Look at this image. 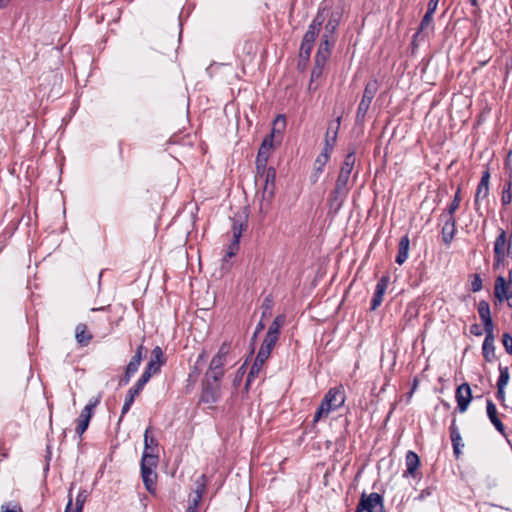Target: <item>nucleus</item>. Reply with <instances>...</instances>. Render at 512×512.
Instances as JSON below:
<instances>
[{
	"mask_svg": "<svg viewBox=\"0 0 512 512\" xmlns=\"http://www.w3.org/2000/svg\"><path fill=\"white\" fill-rule=\"evenodd\" d=\"M143 350H144V347L142 345H140L138 348H137V351L135 353V355L130 359L127 367H126V371H128L129 373H133L135 374L140 366V363L142 361V358H143Z\"/></svg>",
	"mask_w": 512,
	"mask_h": 512,
	"instance_id": "nucleus-33",
	"label": "nucleus"
},
{
	"mask_svg": "<svg viewBox=\"0 0 512 512\" xmlns=\"http://www.w3.org/2000/svg\"><path fill=\"white\" fill-rule=\"evenodd\" d=\"M405 464H406V470L404 471L403 476H412L414 477L416 474V471L420 465V459L419 456L413 452L408 451L405 456Z\"/></svg>",
	"mask_w": 512,
	"mask_h": 512,
	"instance_id": "nucleus-24",
	"label": "nucleus"
},
{
	"mask_svg": "<svg viewBox=\"0 0 512 512\" xmlns=\"http://www.w3.org/2000/svg\"><path fill=\"white\" fill-rule=\"evenodd\" d=\"M186 512H198V508L189 505Z\"/></svg>",
	"mask_w": 512,
	"mask_h": 512,
	"instance_id": "nucleus-60",
	"label": "nucleus"
},
{
	"mask_svg": "<svg viewBox=\"0 0 512 512\" xmlns=\"http://www.w3.org/2000/svg\"><path fill=\"white\" fill-rule=\"evenodd\" d=\"M509 286L512 288V269L509 271Z\"/></svg>",
	"mask_w": 512,
	"mask_h": 512,
	"instance_id": "nucleus-62",
	"label": "nucleus"
},
{
	"mask_svg": "<svg viewBox=\"0 0 512 512\" xmlns=\"http://www.w3.org/2000/svg\"><path fill=\"white\" fill-rule=\"evenodd\" d=\"M150 428H147L144 434V451L143 455L158 456L155 451L158 447V442L154 437L149 436Z\"/></svg>",
	"mask_w": 512,
	"mask_h": 512,
	"instance_id": "nucleus-32",
	"label": "nucleus"
},
{
	"mask_svg": "<svg viewBox=\"0 0 512 512\" xmlns=\"http://www.w3.org/2000/svg\"><path fill=\"white\" fill-rule=\"evenodd\" d=\"M1 512H22V509L19 506L9 508L8 506L2 505Z\"/></svg>",
	"mask_w": 512,
	"mask_h": 512,
	"instance_id": "nucleus-53",
	"label": "nucleus"
},
{
	"mask_svg": "<svg viewBox=\"0 0 512 512\" xmlns=\"http://www.w3.org/2000/svg\"><path fill=\"white\" fill-rule=\"evenodd\" d=\"M204 355H205V352L203 351V352L198 356L197 363H199L200 361H202V360L204 359Z\"/></svg>",
	"mask_w": 512,
	"mask_h": 512,
	"instance_id": "nucleus-64",
	"label": "nucleus"
},
{
	"mask_svg": "<svg viewBox=\"0 0 512 512\" xmlns=\"http://www.w3.org/2000/svg\"><path fill=\"white\" fill-rule=\"evenodd\" d=\"M158 464V456L142 455L141 459V477L145 488L150 493L155 491L157 474L155 469Z\"/></svg>",
	"mask_w": 512,
	"mask_h": 512,
	"instance_id": "nucleus-6",
	"label": "nucleus"
},
{
	"mask_svg": "<svg viewBox=\"0 0 512 512\" xmlns=\"http://www.w3.org/2000/svg\"><path fill=\"white\" fill-rule=\"evenodd\" d=\"M494 340L495 338H485L482 344V354L487 362H493L496 358Z\"/></svg>",
	"mask_w": 512,
	"mask_h": 512,
	"instance_id": "nucleus-31",
	"label": "nucleus"
},
{
	"mask_svg": "<svg viewBox=\"0 0 512 512\" xmlns=\"http://www.w3.org/2000/svg\"><path fill=\"white\" fill-rule=\"evenodd\" d=\"M486 412L489 420L494 425L495 429L502 435H505V426L499 419L497 409L492 400L488 399L486 402Z\"/></svg>",
	"mask_w": 512,
	"mask_h": 512,
	"instance_id": "nucleus-20",
	"label": "nucleus"
},
{
	"mask_svg": "<svg viewBox=\"0 0 512 512\" xmlns=\"http://www.w3.org/2000/svg\"><path fill=\"white\" fill-rule=\"evenodd\" d=\"M449 430H450V438H451V442H452V446H453V452H454V455L456 456V458H458L459 455L461 454V447H463L464 444L462 442V437H461L460 431L456 425L455 419L452 420Z\"/></svg>",
	"mask_w": 512,
	"mask_h": 512,
	"instance_id": "nucleus-22",
	"label": "nucleus"
},
{
	"mask_svg": "<svg viewBox=\"0 0 512 512\" xmlns=\"http://www.w3.org/2000/svg\"><path fill=\"white\" fill-rule=\"evenodd\" d=\"M485 331V338H495L494 336V323L492 318L482 321Z\"/></svg>",
	"mask_w": 512,
	"mask_h": 512,
	"instance_id": "nucleus-42",
	"label": "nucleus"
},
{
	"mask_svg": "<svg viewBox=\"0 0 512 512\" xmlns=\"http://www.w3.org/2000/svg\"><path fill=\"white\" fill-rule=\"evenodd\" d=\"M507 168L510 170V173H509V181L512 182V165H511V162H507Z\"/></svg>",
	"mask_w": 512,
	"mask_h": 512,
	"instance_id": "nucleus-59",
	"label": "nucleus"
},
{
	"mask_svg": "<svg viewBox=\"0 0 512 512\" xmlns=\"http://www.w3.org/2000/svg\"><path fill=\"white\" fill-rule=\"evenodd\" d=\"M262 368H263V364L257 362L256 360H254V363L252 364V366L250 368V371H249V373L247 375V379H246V383H245V388L246 389L250 386V384L252 383L254 378L258 377V375L260 374Z\"/></svg>",
	"mask_w": 512,
	"mask_h": 512,
	"instance_id": "nucleus-35",
	"label": "nucleus"
},
{
	"mask_svg": "<svg viewBox=\"0 0 512 512\" xmlns=\"http://www.w3.org/2000/svg\"><path fill=\"white\" fill-rule=\"evenodd\" d=\"M455 398L459 412L464 413L472 400L471 388L468 383H462L456 389Z\"/></svg>",
	"mask_w": 512,
	"mask_h": 512,
	"instance_id": "nucleus-15",
	"label": "nucleus"
},
{
	"mask_svg": "<svg viewBox=\"0 0 512 512\" xmlns=\"http://www.w3.org/2000/svg\"><path fill=\"white\" fill-rule=\"evenodd\" d=\"M512 201L511 181H507L503 187L501 202L503 205H509Z\"/></svg>",
	"mask_w": 512,
	"mask_h": 512,
	"instance_id": "nucleus-41",
	"label": "nucleus"
},
{
	"mask_svg": "<svg viewBox=\"0 0 512 512\" xmlns=\"http://www.w3.org/2000/svg\"><path fill=\"white\" fill-rule=\"evenodd\" d=\"M439 1L440 0H429L426 12H430V14L434 15V13H435V11L437 9Z\"/></svg>",
	"mask_w": 512,
	"mask_h": 512,
	"instance_id": "nucleus-49",
	"label": "nucleus"
},
{
	"mask_svg": "<svg viewBox=\"0 0 512 512\" xmlns=\"http://www.w3.org/2000/svg\"><path fill=\"white\" fill-rule=\"evenodd\" d=\"M267 163L256 162L255 181L257 184H264L263 197L271 199L274 195L276 170L274 167L268 166Z\"/></svg>",
	"mask_w": 512,
	"mask_h": 512,
	"instance_id": "nucleus-5",
	"label": "nucleus"
},
{
	"mask_svg": "<svg viewBox=\"0 0 512 512\" xmlns=\"http://www.w3.org/2000/svg\"><path fill=\"white\" fill-rule=\"evenodd\" d=\"M389 280V275H383L377 282L375 292L371 300V310H376L381 305Z\"/></svg>",
	"mask_w": 512,
	"mask_h": 512,
	"instance_id": "nucleus-16",
	"label": "nucleus"
},
{
	"mask_svg": "<svg viewBox=\"0 0 512 512\" xmlns=\"http://www.w3.org/2000/svg\"><path fill=\"white\" fill-rule=\"evenodd\" d=\"M247 224L245 221L233 219V225H232V233H233V239L228 246L226 250V258H230L239 250V242L242 235V232L246 229Z\"/></svg>",
	"mask_w": 512,
	"mask_h": 512,
	"instance_id": "nucleus-12",
	"label": "nucleus"
},
{
	"mask_svg": "<svg viewBox=\"0 0 512 512\" xmlns=\"http://www.w3.org/2000/svg\"><path fill=\"white\" fill-rule=\"evenodd\" d=\"M164 355L163 351L159 346H156L151 352V358L148 362L145 370L143 371L141 377L146 380H150L152 375L158 373L161 369V366L164 364Z\"/></svg>",
	"mask_w": 512,
	"mask_h": 512,
	"instance_id": "nucleus-11",
	"label": "nucleus"
},
{
	"mask_svg": "<svg viewBox=\"0 0 512 512\" xmlns=\"http://www.w3.org/2000/svg\"><path fill=\"white\" fill-rule=\"evenodd\" d=\"M409 246H410V240L408 235H404L401 237L398 245V253L395 259V262L398 265H402L405 263V261L408 259L409 256Z\"/></svg>",
	"mask_w": 512,
	"mask_h": 512,
	"instance_id": "nucleus-28",
	"label": "nucleus"
},
{
	"mask_svg": "<svg viewBox=\"0 0 512 512\" xmlns=\"http://www.w3.org/2000/svg\"><path fill=\"white\" fill-rule=\"evenodd\" d=\"M482 289V279L479 274H473L471 280V290L473 292H479Z\"/></svg>",
	"mask_w": 512,
	"mask_h": 512,
	"instance_id": "nucleus-43",
	"label": "nucleus"
},
{
	"mask_svg": "<svg viewBox=\"0 0 512 512\" xmlns=\"http://www.w3.org/2000/svg\"><path fill=\"white\" fill-rule=\"evenodd\" d=\"M220 382L208 381L205 378L203 384L201 401L207 404H212L218 401L220 397Z\"/></svg>",
	"mask_w": 512,
	"mask_h": 512,
	"instance_id": "nucleus-14",
	"label": "nucleus"
},
{
	"mask_svg": "<svg viewBox=\"0 0 512 512\" xmlns=\"http://www.w3.org/2000/svg\"><path fill=\"white\" fill-rule=\"evenodd\" d=\"M101 398H102L101 394H99V395H98V396H96V397L91 398V399L89 400V402H88V405H89V406H91V407H93V408L95 409V408H96V406L100 403Z\"/></svg>",
	"mask_w": 512,
	"mask_h": 512,
	"instance_id": "nucleus-52",
	"label": "nucleus"
},
{
	"mask_svg": "<svg viewBox=\"0 0 512 512\" xmlns=\"http://www.w3.org/2000/svg\"><path fill=\"white\" fill-rule=\"evenodd\" d=\"M478 314H479L481 321L488 320V319L492 318L490 305L487 301L481 300L478 303Z\"/></svg>",
	"mask_w": 512,
	"mask_h": 512,
	"instance_id": "nucleus-36",
	"label": "nucleus"
},
{
	"mask_svg": "<svg viewBox=\"0 0 512 512\" xmlns=\"http://www.w3.org/2000/svg\"><path fill=\"white\" fill-rule=\"evenodd\" d=\"M90 418L80 415L77 422L76 433L81 437L82 434L87 430Z\"/></svg>",
	"mask_w": 512,
	"mask_h": 512,
	"instance_id": "nucleus-40",
	"label": "nucleus"
},
{
	"mask_svg": "<svg viewBox=\"0 0 512 512\" xmlns=\"http://www.w3.org/2000/svg\"><path fill=\"white\" fill-rule=\"evenodd\" d=\"M384 512L383 497L376 492L361 494L360 501L355 512Z\"/></svg>",
	"mask_w": 512,
	"mask_h": 512,
	"instance_id": "nucleus-9",
	"label": "nucleus"
},
{
	"mask_svg": "<svg viewBox=\"0 0 512 512\" xmlns=\"http://www.w3.org/2000/svg\"><path fill=\"white\" fill-rule=\"evenodd\" d=\"M460 202H461V196H460V190L458 189L454 195L453 201L451 202V204L449 205L447 210L444 211L442 214L454 216L455 212L457 211V209L460 206Z\"/></svg>",
	"mask_w": 512,
	"mask_h": 512,
	"instance_id": "nucleus-37",
	"label": "nucleus"
},
{
	"mask_svg": "<svg viewBox=\"0 0 512 512\" xmlns=\"http://www.w3.org/2000/svg\"><path fill=\"white\" fill-rule=\"evenodd\" d=\"M317 13L323 14L321 18L323 19L322 27L324 31L321 35L320 43L314 58H318L322 61H328L337 41L336 33L341 23L342 12L339 9H333L326 4H321Z\"/></svg>",
	"mask_w": 512,
	"mask_h": 512,
	"instance_id": "nucleus-1",
	"label": "nucleus"
},
{
	"mask_svg": "<svg viewBox=\"0 0 512 512\" xmlns=\"http://www.w3.org/2000/svg\"><path fill=\"white\" fill-rule=\"evenodd\" d=\"M133 375V373H129L125 370L124 377L120 380V385H127Z\"/></svg>",
	"mask_w": 512,
	"mask_h": 512,
	"instance_id": "nucleus-54",
	"label": "nucleus"
},
{
	"mask_svg": "<svg viewBox=\"0 0 512 512\" xmlns=\"http://www.w3.org/2000/svg\"><path fill=\"white\" fill-rule=\"evenodd\" d=\"M502 344L506 353L512 355V336L509 333H504L502 335Z\"/></svg>",
	"mask_w": 512,
	"mask_h": 512,
	"instance_id": "nucleus-44",
	"label": "nucleus"
},
{
	"mask_svg": "<svg viewBox=\"0 0 512 512\" xmlns=\"http://www.w3.org/2000/svg\"><path fill=\"white\" fill-rule=\"evenodd\" d=\"M434 30L433 14L426 12L420 22L417 32L413 35V42L420 34H429Z\"/></svg>",
	"mask_w": 512,
	"mask_h": 512,
	"instance_id": "nucleus-29",
	"label": "nucleus"
},
{
	"mask_svg": "<svg viewBox=\"0 0 512 512\" xmlns=\"http://www.w3.org/2000/svg\"><path fill=\"white\" fill-rule=\"evenodd\" d=\"M64 512H72V498H69Z\"/></svg>",
	"mask_w": 512,
	"mask_h": 512,
	"instance_id": "nucleus-57",
	"label": "nucleus"
},
{
	"mask_svg": "<svg viewBox=\"0 0 512 512\" xmlns=\"http://www.w3.org/2000/svg\"><path fill=\"white\" fill-rule=\"evenodd\" d=\"M494 295L499 302H503L504 300L510 299L508 305L512 308V297H509L507 294V283L503 276H498L496 278L494 286Z\"/></svg>",
	"mask_w": 512,
	"mask_h": 512,
	"instance_id": "nucleus-21",
	"label": "nucleus"
},
{
	"mask_svg": "<svg viewBox=\"0 0 512 512\" xmlns=\"http://www.w3.org/2000/svg\"><path fill=\"white\" fill-rule=\"evenodd\" d=\"M206 484H205V475H202L197 481H196V489L194 490V493L189 501V505L194 506L198 508L199 503L202 500L203 493L205 491Z\"/></svg>",
	"mask_w": 512,
	"mask_h": 512,
	"instance_id": "nucleus-30",
	"label": "nucleus"
},
{
	"mask_svg": "<svg viewBox=\"0 0 512 512\" xmlns=\"http://www.w3.org/2000/svg\"><path fill=\"white\" fill-rule=\"evenodd\" d=\"M505 397H506L505 387H497V393H496L497 400L500 401L502 404H504Z\"/></svg>",
	"mask_w": 512,
	"mask_h": 512,
	"instance_id": "nucleus-48",
	"label": "nucleus"
},
{
	"mask_svg": "<svg viewBox=\"0 0 512 512\" xmlns=\"http://www.w3.org/2000/svg\"><path fill=\"white\" fill-rule=\"evenodd\" d=\"M444 218V225L442 227V240L446 245H450L456 233V219L451 215H441Z\"/></svg>",
	"mask_w": 512,
	"mask_h": 512,
	"instance_id": "nucleus-17",
	"label": "nucleus"
},
{
	"mask_svg": "<svg viewBox=\"0 0 512 512\" xmlns=\"http://www.w3.org/2000/svg\"><path fill=\"white\" fill-rule=\"evenodd\" d=\"M75 338L80 346L85 347L91 342L93 335L88 331L86 324L79 323L75 328Z\"/></svg>",
	"mask_w": 512,
	"mask_h": 512,
	"instance_id": "nucleus-27",
	"label": "nucleus"
},
{
	"mask_svg": "<svg viewBox=\"0 0 512 512\" xmlns=\"http://www.w3.org/2000/svg\"><path fill=\"white\" fill-rule=\"evenodd\" d=\"M507 247V234L504 230H501L494 243V256L497 264L501 263L505 259V251Z\"/></svg>",
	"mask_w": 512,
	"mask_h": 512,
	"instance_id": "nucleus-19",
	"label": "nucleus"
},
{
	"mask_svg": "<svg viewBox=\"0 0 512 512\" xmlns=\"http://www.w3.org/2000/svg\"><path fill=\"white\" fill-rule=\"evenodd\" d=\"M278 339H279V337H277V336H272V335L266 334L260 348L264 349L265 351H267L271 354Z\"/></svg>",
	"mask_w": 512,
	"mask_h": 512,
	"instance_id": "nucleus-38",
	"label": "nucleus"
},
{
	"mask_svg": "<svg viewBox=\"0 0 512 512\" xmlns=\"http://www.w3.org/2000/svg\"><path fill=\"white\" fill-rule=\"evenodd\" d=\"M327 62L328 61H322L318 58H314V66L311 71L310 81L308 84L309 92H315L318 89L319 85L315 84V82L322 77Z\"/></svg>",
	"mask_w": 512,
	"mask_h": 512,
	"instance_id": "nucleus-18",
	"label": "nucleus"
},
{
	"mask_svg": "<svg viewBox=\"0 0 512 512\" xmlns=\"http://www.w3.org/2000/svg\"><path fill=\"white\" fill-rule=\"evenodd\" d=\"M345 391L342 386L330 388L322 399L314 415V422H318L336 409L342 407L345 403Z\"/></svg>",
	"mask_w": 512,
	"mask_h": 512,
	"instance_id": "nucleus-3",
	"label": "nucleus"
},
{
	"mask_svg": "<svg viewBox=\"0 0 512 512\" xmlns=\"http://www.w3.org/2000/svg\"><path fill=\"white\" fill-rule=\"evenodd\" d=\"M204 355H205V352L203 351V352L198 356L197 363H199L200 361H202V360L204 359Z\"/></svg>",
	"mask_w": 512,
	"mask_h": 512,
	"instance_id": "nucleus-63",
	"label": "nucleus"
},
{
	"mask_svg": "<svg viewBox=\"0 0 512 512\" xmlns=\"http://www.w3.org/2000/svg\"><path fill=\"white\" fill-rule=\"evenodd\" d=\"M378 89H379V84L376 79H372L366 84V86L364 88V93H363L362 99L358 105L357 112H356V123L357 124L364 123L366 114L370 108L372 100L374 99L375 95L378 92Z\"/></svg>",
	"mask_w": 512,
	"mask_h": 512,
	"instance_id": "nucleus-7",
	"label": "nucleus"
},
{
	"mask_svg": "<svg viewBox=\"0 0 512 512\" xmlns=\"http://www.w3.org/2000/svg\"><path fill=\"white\" fill-rule=\"evenodd\" d=\"M286 127V119L284 115H278L273 121V126L270 133L267 135L272 139L278 141V143L282 142L283 139V131Z\"/></svg>",
	"mask_w": 512,
	"mask_h": 512,
	"instance_id": "nucleus-23",
	"label": "nucleus"
},
{
	"mask_svg": "<svg viewBox=\"0 0 512 512\" xmlns=\"http://www.w3.org/2000/svg\"><path fill=\"white\" fill-rule=\"evenodd\" d=\"M286 316L279 314L275 317L266 334L279 337L280 329L285 324Z\"/></svg>",
	"mask_w": 512,
	"mask_h": 512,
	"instance_id": "nucleus-34",
	"label": "nucleus"
},
{
	"mask_svg": "<svg viewBox=\"0 0 512 512\" xmlns=\"http://www.w3.org/2000/svg\"><path fill=\"white\" fill-rule=\"evenodd\" d=\"M499 372L500 375L497 381V387H506L510 379L508 367L499 365Z\"/></svg>",
	"mask_w": 512,
	"mask_h": 512,
	"instance_id": "nucleus-39",
	"label": "nucleus"
},
{
	"mask_svg": "<svg viewBox=\"0 0 512 512\" xmlns=\"http://www.w3.org/2000/svg\"><path fill=\"white\" fill-rule=\"evenodd\" d=\"M264 327H265V325H264L263 321H260L255 328V332L252 336V340H255L257 338L258 333H260L264 329Z\"/></svg>",
	"mask_w": 512,
	"mask_h": 512,
	"instance_id": "nucleus-55",
	"label": "nucleus"
},
{
	"mask_svg": "<svg viewBox=\"0 0 512 512\" xmlns=\"http://www.w3.org/2000/svg\"><path fill=\"white\" fill-rule=\"evenodd\" d=\"M281 143L267 136L263 139L261 146L258 150L256 160H268L271 150L279 146Z\"/></svg>",
	"mask_w": 512,
	"mask_h": 512,
	"instance_id": "nucleus-25",
	"label": "nucleus"
},
{
	"mask_svg": "<svg viewBox=\"0 0 512 512\" xmlns=\"http://www.w3.org/2000/svg\"><path fill=\"white\" fill-rule=\"evenodd\" d=\"M341 120H342V117L337 116L336 119L329 122L326 133H325L324 148H323L322 152L320 153L319 158L323 157L326 160L330 158L331 152L333 151L336 141H337L338 132H339L340 125H341Z\"/></svg>",
	"mask_w": 512,
	"mask_h": 512,
	"instance_id": "nucleus-8",
	"label": "nucleus"
},
{
	"mask_svg": "<svg viewBox=\"0 0 512 512\" xmlns=\"http://www.w3.org/2000/svg\"><path fill=\"white\" fill-rule=\"evenodd\" d=\"M505 254L508 257H512V235H510L509 240H507V247H506Z\"/></svg>",
	"mask_w": 512,
	"mask_h": 512,
	"instance_id": "nucleus-56",
	"label": "nucleus"
},
{
	"mask_svg": "<svg viewBox=\"0 0 512 512\" xmlns=\"http://www.w3.org/2000/svg\"><path fill=\"white\" fill-rule=\"evenodd\" d=\"M270 353L265 351L264 349L260 348L255 360L259 363H262L264 365L265 361L270 357Z\"/></svg>",
	"mask_w": 512,
	"mask_h": 512,
	"instance_id": "nucleus-46",
	"label": "nucleus"
},
{
	"mask_svg": "<svg viewBox=\"0 0 512 512\" xmlns=\"http://www.w3.org/2000/svg\"><path fill=\"white\" fill-rule=\"evenodd\" d=\"M230 351L231 343L223 342L219 347L218 352L211 359L208 370L206 371L205 378L208 381H221L225 374L224 366L229 361Z\"/></svg>",
	"mask_w": 512,
	"mask_h": 512,
	"instance_id": "nucleus-4",
	"label": "nucleus"
},
{
	"mask_svg": "<svg viewBox=\"0 0 512 512\" xmlns=\"http://www.w3.org/2000/svg\"><path fill=\"white\" fill-rule=\"evenodd\" d=\"M433 490H434V489H433L432 487H427V488L423 489V490L420 492V494L417 496V498H416V499L421 500V501H422V500H424V499H426L427 497H429V496H431V495H432Z\"/></svg>",
	"mask_w": 512,
	"mask_h": 512,
	"instance_id": "nucleus-47",
	"label": "nucleus"
},
{
	"mask_svg": "<svg viewBox=\"0 0 512 512\" xmlns=\"http://www.w3.org/2000/svg\"><path fill=\"white\" fill-rule=\"evenodd\" d=\"M489 178H490V173H489V171L487 169L486 171H484L482 173L481 180H480V182L478 184V187L476 189V193H475V206L476 207L478 206L479 201L482 200L483 198H485L488 195Z\"/></svg>",
	"mask_w": 512,
	"mask_h": 512,
	"instance_id": "nucleus-26",
	"label": "nucleus"
},
{
	"mask_svg": "<svg viewBox=\"0 0 512 512\" xmlns=\"http://www.w3.org/2000/svg\"><path fill=\"white\" fill-rule=\"evenodd\" d=\"M469 2L473 7H478L479 5V0H469Z\"/></svg>",
	"mask_w": 512,
	"mask_h": 512,
	"instance_id": "nucleus-61",
	"label": "nucleus"
},
{
	"mask_svg": "<svg viewBox=\"0 0 512 512\" xmlns=\"http://www.w3.org/2000/svg\"><path fill=\"white\" fill-rule=\"evenodd\" d=\"M470 333L475 335V336H481L482 335V330L480 328V326L478 324H472L470 326Z\"/></svg>",
	"mask_w": 512,
	"mask_h": 512,
	"instance_id": "nucleus-51",
	"label": "nucleus"
},
{
	"mask_svg": "<svg viewBox=\"0 0 512 512\" xmlns=\"http://www.w3.org/2000/svg\"><path fill=\"white\" fill-rule=\"evenodd\" d=\"M354 162H343L340 169L335 189L333 191L334 200L342 199L347 190V184L351 171L353 170Z\"/></svg>",
	"mask_w": 512,
	"mask_h": 512,
	"instance_id": "nucleus-10",
	"label": "nucleus"
},
{
	"mask_svg": "<svg viewBox=\"0 0 512 512\" xmlns=\"http://www.w3.org/2000/svg\"><path fill=\"white\" fill-rule=\"evenodd\" d=\"M11 0H0V9L5 8Z\"/></svg>",
	"mask_w": 512,
	"mask_h": 512,
	"instance_id": "nucleus-58",
	"label": "nucleus"
},
{
	"mask_svg": "<svg viewBox=\"0 0 512 512\" xmlns=\"http://www.w3.org/2000/svg\"><path fill=\"white\" fill-rule=\"evenodd\" d=\"M94 413V408L89 406L88 404L83 408V410L81 411L80 415L82 416H85V417H88V418H92V415Z\"/></svg>",
	"mask_w": 512,
	"mask_h": 512,
	"instance_id": "nucleus-50",
	"label": "nucleus"
},
{
	"mask_svg": "<svg viewBox=\"0 0 512 512\" xmlns=\"http://www.w3.org/2000/svg\"><path fill=\"white\" fill-rule=\"evenodd\" d=\"M245 374V364H243L236 372L235 377L233 379V385L238 387L242 381V378Z\"/></svg>",
	"mask_w": 512,
	"mask_h": 512,
	"instance_id": "nucleus-45",
	"label": "nucleus"
},
{
	"mask_svg": "<svg viewBox=\"0 0 512 512\" xmlns=\"http://www.w3.org/2000/svg\"><path fill=\"white\" fill-rule=\"evenodd\" d=\"M322 15V13H316L302 38L299 48V66L301 65V62H304V66H307L310 60L315 41L323 26V19L321 18Z\"/></svg>",
	"mask_w": 512,
	"mask_h": 512,
	"instance_id": "nucleus-2",
	"label": "nucleus"
},
{
	"mask_svg": "<svg viewBox=\"0 0 512 512\" xmlns=\"http://www.w3.org/2000/svg\"><path fill=\"white\" fill-rule=\"evenodd\" d=\"M147 382L148 380L140 376L135 385L128 390L124 404L122 406L120 420L130 410L131 405L135 400V397L140 394V392L143 390Z\"/></svg>",
	"mask_w": 512,
	"mask_h": 512,
	"instance_id": "nucleus-13",
	"label": "nucleus"
}]
</instances>
